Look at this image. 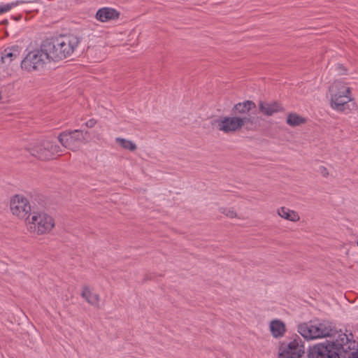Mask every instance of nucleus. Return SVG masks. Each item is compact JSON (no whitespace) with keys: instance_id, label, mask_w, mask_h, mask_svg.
I'll return each mask as SVG.
<instances>
[{"instance_id":"f257e3e1","label":"nucleus","mask_w":358,"mask_h":358,"mask_svg":"<svg viewBox=\"0 0 358 358\" xmlns=\"http://www.w3.org/2000/svg\"><path fill=\"white\" fill-rule=\"evenodd\" d=\"M80 43L75 35H62L44 41L40 49L29 52L21 62V68L28 72L38 71L51 61L57 62L72 55Z\"/></svg>"},{"instance_id":"f03ea898","label":"nucleus","mask_w":358,"mask_h":358,"mask_svg":"<svg viewBox=\"0 0 358 358\" xmlns=\"http://www.w3.org/2000/svg\"><path fill=\"white\" fill-rule=\"evenodd\" d=\"M331 107L337 111L344 112L350 110L349 102L351 97V89L343 81L335 80L329 87Z\"/></svg>"},{"instance_id":"7ed1b4c3","label":"nucleus","mask_w":358,"mask_h":358,"mask_svg":"<svg viewBox=\"0 0 358 358\" xmlns=\"http://www.w3.org/2000/svg\"><path fill=\"white\" fill-rule=\"evenodd\" d=\"M298 332L306 339L331 337L336 334V329L327 322H309L298 326Z\"/></svg>"},{"instance_id":"20e7f679","label":"nucleus","mask_w":358,"mask_h":358,"mask_svg":"<svg viewBox=\"0 0 358 358\" xmlns=\"http://www.w3.org/2000/svg\"><path fill=\"white\" fill-rule=\"evenodd\" d=\"M252 117H240L236 116H219L213 119L210 124L213 129L222 131L224 134L234 133L244 126L248 125V122H253Z\"/></svg>"},{"instance_id":"39448f33","label":"nucleus","mask_w":358,"mask_h":358,"mask_svg":"<svg viewBox=\"0 0 358 358\" xmlns=\"http://www.w3.org/2000/svg\"><path fill=\"white\" fill-rule=\"evenodd\" d=\"M28 219L27 230L34 234L42 235L49 233L55 227L53 218L44 212L33 211Z\"/></svg>"},{"instance_id":"423d86ee","label":"nucleus","mask_w":358,"mask_h":358,"mask_svg":"<svg viewBox=\"0 0 358 358\" xmlns=\"http://www.w3.org/2000/svg\"><path fill=\"white\" fill-rule=\"evenodd\" d=\"M89 134L87 131L75 129L69 131H64L61 133L57 139L59 142L65 148L76 152L80 149L83 144L87 143V135Z\"/></svg>"},{"instance_id":"0eeeda50","label":"nucleus","mask_w":358,"mask_h":358,"mask_svg":"<svg viewBox=\"0 0 358 358\" xmlns=\"http://www.w3.org/2000/svg\"><path fill=\"white\" fill-rule=\"evenodd\" d=\"M350 336L351 338H349L346 334L341 331H338L336 330V334L331 336L333 340L331 341V345L328 346L334 351L338 352L340 355L343 352L347 354L355 348V341L353 340V336L352 334H350Z\"/></svg>"},{"instance_id":"6e6552de","label":"nucleus","mask_w":358,"mask_h":358,"mask_svg":"<svg viewBox=\"0 0 358 358\" xmlns=\"http://www.w3.org/2000/svg\"><path fill=\"white\" fill-rule=\"evenodd\" d=\"M12 213L20 219L28 220L31 215L30 203L27 198L21 195H15L10 203Z\"/></svg>"},{"instance_id":"1a4fd4ad","label":"nucleus","mask_w":358,"mask_h":358,"mask_svg":"<svg viewBox=\"0 0 358 358\" xmlns=\"http://www.w3.org/2000/svg\"><path fill=\"white\" fill-rule=\"evenodd\" d=\"M232 113L234 116L240 117H252L253 122H248V124L254 125L259 122L257 116V106L252 101H245L238 103L232 108Z\"/></svg>"},{"instance_id":"9d476101","label":"nucleus","mask_w":358,"mask_h":358,"mask_svg":"<svg viewBox=\"0 0 358 358\" xmlns=\"http://www.w3.org/2000/svg\"><path fill=\"white\" fill-rule=\"evenodd\" d=\"M304 346L294 340L287 345H282L279 349V358H304Z\"/></svg>"},{"instance_id":"9b49d317","label":"nucleus","mask_w":358,"mask_h":358,"mask_svg":"<svg viewBox=\"0 0 358 358\" xmlns=\"http://www.w3.org/2000/svg\"><path fill=\"white\" fill-rule=\"evenodd\" d=\"M308 358H341V355L322 343L309 348Z\"/></svg>"},{"instance_id":"f8f14e48","label":"nucleus","mask_w":358,"mask_h":358,"mask_svg":"<svg viewBox=\"0 0 358 358\" xmlns=\"http://www.w3.org/2000/svg\"><path fill=\"white\" fill-rule=\"evenodd\" d=\"M265 116H272L275 113L284 112L282 104L277 101H259L257 111Z\"/></svg>"},{"instance_id":"ddd939ff","label":"nucleus","mask_w":358,"mask_h":358,"mask_svg":"<svg viewBox=\"0 0 358 358\" xmlns=\"http://www.w3.org/2000/svg\"><path fill=\"white\" fill-rule=\"evenodd\" d=\"M119 15L120 13L114 8H102L97 11L96 17L99 21L106 22L108 20L117 19L119 17Z\"/></svg>"},{"instance_id":"4468645a","label":"nucleus","mask_w":358,"mask_h":358,"mask_svg":"<svg viewBox=\"0 0 358 358\" xmlns=\"http://www.w3.org/2000/svg\"><path fill=\"white\" fill-rule=\"evenodd\" d=\"M26 150L34 157L40 160H48L43 142L36 143L26 148Z\"/></svg>"},{"instance_id":"2eb2a0df","label":"nucleus","mask_w":358,"mask_h":358,"mask_svg":"<svg viewBox=\"0 0 358 358\" xmlns=\"http://www.w3.org/2000/svg\"><path fill=\"white\" fill-rule=\"evenodd\" d=\"M42 142L45 150V154L48 160L52 158L55 155L62 152L60 146L57 145L55 143L52 142L51 141L44 140Z\"/></svg>"},{"instance_id":"dca6fc26","label":"nucleus","mask_w":358,"mask_h":358,"mask_svg":"<svg viewBox=\"0 0 358 358\" xmlns=\"http://www.w3.org/2000/svg\"><path fill=\"white\" fill-rule=\"evenodd\" d=\"M81 296L92 306L98 308L99 306V295L93 293L88 287L85 286Z\"/></svg>"},{"instance_id":"f3484780","label":"nucleus","mask_w":358,"mask_h":358,"mask_svg":"<svg viewBox=\"0 0 358 358\" xmlns=\"http://www.w3.org/2000/svg\"><path fill=\"white\" fill-rule=\"evenodd\" d=\"M307 119L297 114L296 113H289L286 118V123L292 127H296L306 124Z\"/></svg>"},{"instance_id":"a211bd4d","label":"nucleus","mask_w":358,"mask_h":358,"mask_svg":"<svg viewBox=\"0 0 358 358\" xmlns=\"http://www.w3.org/2000/svg\"><path fill=\"white\" fill-rule=\"evenodd\" d=\"M277 213L282 218L292 222H297L300 219L298 213L286 207H280L278 208Z\"/></svg>"},{"instance_id":"6ab92c4d","label":"nucleus","mask_w":358,"mask_h":358,"mask_svg":"<svg viewBox=\"0 0 358 358\" xmlns=\"http://www.w3.org/2000/svg\"><path fill=\"white\" fill-rule=\"evenodd\" d=\"M270 330L275 338L282 337L285 332V324L278 320H274L270 323Z\"/></svg>"},{"instance_id":"aec40b11","label":"nucleus","mask_w":358,"mask_h":358,"mask_svg":"<svg viewBox=\"0 0 358 358\" xmlns=\"http://www.w3.org/2000/svg\"><path fill=\"white\" fill-rule=\"evenodd\" d=\"M19 55L17 48H7L1 54V63L9 64L14 59L17 58Z\"/></svg>"},{"instance_id":"412c9836","label":"nucleus","mask_w":358,"mask_h":358,"mask_svg":"<svg viewBox=\"0 0 358 358\" xmlns=\"http://www.w3.org/2000/svg\"><path fill=\"white\" fill-rule=\"evenodd\" d=\"M115 141L117 143H118L120 145H121L123 148L126 149V150H129L130 151H134L136 149V145L129 141V140H127L125 138H117L115 139Z\"/></svg>"},{"instance_id":"4be33fe9","label":"nucleus","mask_w":358,"mask_h":358,"mask_svg":"<svg viewBox=\"0 0 358 358\" xmlns=\"http://www.w3.org/2000/svg\"><path fill=\"white\" fill-rule=\"evenodd\" d=\"M220 212L230 218L237 217V213L233 208H220Z\"/></svg>"},{"instance_id":"5701e85b","label":"nucleus","mask_w":358,"mask_h":358,"mask_svg":"<svg viewBox=\"0 0 358 358\" xmlns=\"http://www.w3.org/2000/svg\"><path fill=\"white\" fill-rule=\"evenodd\" d=\"M17 4V3H12L0 6V14L10 10L12 7L16 6Z\"/></svg>"},{"instance_id":"b1692460","label":"nucleus","mask_w":358,"mask_h":358,"mask_svg":"<svg viewBox=\"0 0 358 358\" xmlns=\"http://www.w3.org/2000/svg\"><path fill=\"white\" fill-rule=\"evenodd\" d=\"M336 71H338L339 75H345L346 73L345 68L341 64H338L336 65Z\"/></svg>"},{"instance_id":"393cba45","label":"nucleus","mask_w":358,"mask_h":358,"mask_svg":"<svg viewBox=\"0 0 358 358\" xmlns=\"http://www.w3.org/2000/svg\"><path fill=\"white\" fill-rule=\"evenodd\" d=\"M95 124L96 121L93 119H91L85 123V125L88 128H92L95 125Z\"/></svg>"},{"instance_id":"a878e982","label":"nucleus","mask_w":358,"mask_h":358,"mask_svg":"<svg viewBox=\"0 0 358 358\" xmlns=\"http://www.w3.org/2000/svg\"><path fill=\"white\" fill-rule=\"evenodd\" d=\"M321 169V173L324 176H327L329 175V173H328V171L326 168L324 167H321L320 168Z\"/></svg>"},{"instance_id":"bb28decb","label":"nucleus","mask_w":358,"mask_h":358,"mask_svg":"<svg viewBox=\"0 0 358 358\" xmlns=\"http://www.w3.org/2000/svg\"><path fill=\"white\" fill-rule=\"evenodd\" d=\"M357 246H358V240H357Z\"/></svg>"}]
</instances>
